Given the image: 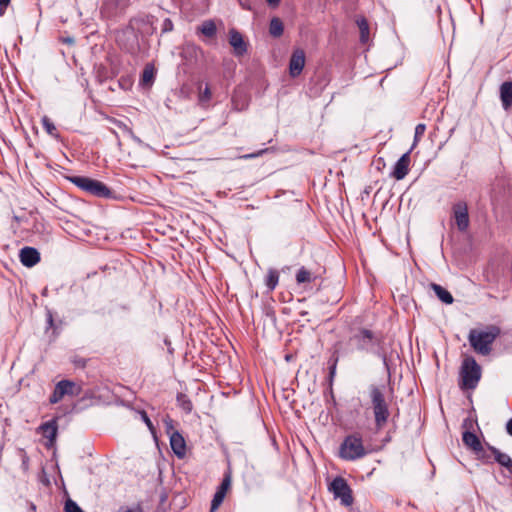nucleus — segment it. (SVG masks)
<instances>
[{"instance_id": "b1692460", "label": "nucleus", "mask_w": 512, "mask_h": 512, "mask_svg": "<svg viewBox=\"0 0 512 512\" xmlns=\"http://www.w3.org/2000/svg\"><path fill=\"white\" fill-rule=\"evenodd\" d=\"M278 282H279V272L276 269H269L266 279H265V284H266L267 288L269 289V291H273L276 288V286L278 285Z\"/></svg>"}, {"instance_id": "09e8293b", "label": "nucleus", "mask_w": 512, "mask_h": 512, "mask_svg": "<svg viewBox=\"0 0 512 512\" xmlns=\"http://www.w3.org/2000/svg\"><path fill=\"white\" fill-rule=\"evenodd\" d=\"M65 42L72 43V42H73V40H72V39H70V38H67V39H65Z\"/></svg>"}, {"instance_id": "4468645a", "label": "nucleus", "mask_w": 512, "mask_h": 512, "mask_svg": "<svg viewBox=\"0 0 512 512\" xmlns=\"http://www.w3.org/2000/svg\"><path fill=\"white\" fill-rule=\"evenodd\" d=\"M229 44L233 47L236 56H243L247 52V44L242 34L236 29L229 31Z\"/></svg>"}, {"instance_id": "aec40b11", "label": "nucleus", "mask_w": 512, "mask_h": 512, "mask_svg": "<svg viewBox=\"0 0 512 512\" xmlns=\"http://www.w3.org/2000/svg\"><path fill=\"white\" fill-rule=\"evenodd\" d=\"M212 98V92L208 84L202 89V85L198 86V104L202 108H207Z\"/></svg>"}, {"instance_id": "f257e3e1", "label": "nucleus", "mask_w": 512, "mask_h": 512, "mask_svg": "<svg viewBox=\"0 0 512 512\" xmlns=\"http://www.w3.org/2000/svg\"><path fill=\"white\" fill-rule=\"evenodd\" d=\"M350 341L356 349L366 353H373L382 359L388 374L390 375V365L386 353L382 351L383 336L381 333L374 332L367 328H359L351 337Z\"/></svg>"}, {"instance_id": "72a5a7b5", "label": "nucleus", "mask_w": 512, "mask_h": 512, "mask_svg": "<svg viewBox=\"0 0 512 512\" xmlns=\"http://www.w3.org/2000/svg\"><path fill=\"white\" fill-rule=\"evenodd\" d=\"M64 510H65V512H84V511L79 507V505H78L75 501H73L72 499H68V500L65 502Z\"/></svg>"}, {"instance_id": "a19ab883", "label": "nucleus", "mask_w": 512, "mask_h": 512, "mask_svg": "<svg viewBox=\"0 0 512 512\" xmlns=\"http://www.w3.org/2000/svg\"><path fill=\"white\" fill-rule=\"evenodd\" d=\"M506 431L510 436H512V417L506 423Z\"/></svg>"}, {"instance_id": "dca6fc26", "label": "nucleus", "mask_w": 512, "mask_h": 512, "mask_svg": "<svg viewBox=\"0 0 512 512\" xmlns=\"http://www.w3.org/2000/svg\"><path fill=\"white\" fill-rule=\"evenodd\" d=\"M39 430L43 437L48 439L47 447L54 445L58 432V425L56 419H52L40 425Z\"/></svg>"}, {"instance_id": "f03ea898", "label": "nucleus", "mask_w": 512, "mask_h": 512, "mask_svg": "<svg viewBox=\"0 0 512 512\" xmlns=\"http://www.w3.org/2000/svg\"><path fill=\"white\" fill-rule=\"evenodd\" d=\"M385 385L371 384L368 387V395L377 430L383 429L390 417L389 402L385 395Z\"/></svg>"}, {"instance_id": "c756f323", "label": "nucleus", "mask_w": 512, "mask_h": 512, "mask_svg": "<svg viewBox=\"0 0 512 512\" xmlns=\"http://www.w3.org/2000/svg\"><path fill=\"white\" fill-rule=\"evenodd\" d=\"M425 130H426V125L423 124V123H419L417 124V126L415 127V135H414V142H413V145H412V150L414 149V147L417 145V143L419 142L420 138L423 136V134L425 133Z\"/></svg>"}, {"instance_id": "473e14b6", "label": "nucleus", "mask_w": 512, "mask_h": 512, "mask_svg": "<svg viewBox=\"0 0 512 512\" xmlns=\"http://www.w3.org/2000/svg\"><path fill=\"white\" fill-rule=\"evenodd\" d=\"M154 78V70L151 66H146L142 73V82L143 83H151Z\"/></svg>"}, {"instance_id": "c85d7f7f", "label": "nucleus", "mask_w": 512, "mask_h": 512, "mask_svg": "<svg viewBox=\"0 0 512 512\" xmlns=\"http://www.w3.org/2000/svg\"><path fill=\"white\" fill-rule=\"evenodd\" d=\"M123 36H126L128 38H133V43L130 46L125 47L128 51H133L135 49V47L137 46V37H136L134 29L132 27H128L127 29H125L123 31Z\"/></svg>"}, {"instance_id": "7ed1b4c3", "label": "nucleus", "mask_w": 512, "mask_h": 512, "mask_svg": "<svg viewBox=\"0 0 512 512\" xmlns=\"http://www.w3.org/2000/svg\"><path fill=\"white\" fill-rule=\"evenodd\" d=\"M500 334L501 330L498 326L489 325L485 330H470L468 340L477 353L486 356L491 353L492 344Z\"/></svg>"}, {"instance_id": "423d86ee", "label": "nucleus", "mask_w": 512, "mask_h": 512, "mask_svg": "<svg viewBox=\"0 0 512 512\" xmlns=\"http://www.w3.org/2000/svg\"><path fill=\"white\" fill-rule=\"evenodd\" d=\"M68 180L81 190L97 197L111 198L112 191L103 182L85 176H71Z\"/></svg>"}, {"instance_id": "0eeeda50", "label": "nucleus", "mask_w": 512, "mask_h": 512, "mask_svg": "<svg viewBox=\"0 0 512 512\" xmlns=\"http://www.w3.org/2000/svg\"><path fill=\"white\" fill-rule=\"evenodd\" d=\"M82 392V387L74 381L71 380H61L59 381L49 397V402L51 404H56L60 402L65 396H79Z\"/></svg>"}, {"instance_id": "9b49d317", "label": "nucleus", "mask_w": 512, "mask_h": 512, "mask_svg": "<svg viewBox=\"0 0 512 512\" xmlns=\"http://www.w3.org/2000/svg\"><path fill=\"white\" fill-rule=\"evenodd\" d=\"M411 151L412 148H410L406 153H404L395 163L393 171L391 172V176L396 180H402L408 174Z\"/></svg>"}, {"instance_id": "2f4dec72", "label": "nucleus", "mask_w": 512, "mask_h": 512, "mask_svg": "<svg viewBox=\"0 0 512 512\" xmlns=\"http://www.w3.org/2000/svg\"><path fill=\"white\" fill-rule=\"evenodd\" d=\"M163 423L165 427V432L167 433L168 436H171L173 432H179L178 430L175 429L174 420L170 416H166L163 419Z\"/></svg>"}, {"instance_id": "412c9836", "label": "nucleus", "mask_w": 512, "mask_h": 512, "mask_svg": "<svg viewBox=\"0 0 512 512\" xmlns=\"http://www.w3.org/2000/svg\"><path fill=\"white\" fill-rule=\"evenodd\" d=\"M431 288L435 292L436 296L445 304H452L454 301L451 293L439 284H431Z\"/></svg>"}, {"instance_id": "2eb2a0df", "label": "nucleus", "mask_w": 512, "mask_h": 512, "mask_svg": "<svg viewBox=\"0 0 512 512\" xmlns=\"http://www.w3.org/2000/svg\"><path fill=\"white\" fill-rule=\"evenodd\" d=\"M463 443L475 452L480 458H484V449L478 436L470 431H465L462 434Z\"/></svg>"}, {"instance_id": "ddd939ff", "label": "nucleus", "mask_w": 512, "mask_h": 512, "mask_svg": "<svg viewBox=\"0 0 512 512\" xmlns=\"http://www.w3.org/2000/svg\"><path fill=\"white\" fill-rule=\"evenodd\" d=\"M19 258L25 267L31 268L40 262V253L36 248L27 246L20 250Z\"/></svg>"}, {"instance_id": "4be33fe9", "label": "nucleus", "mask_w": 512, "mask_h": 512, "mask_svg": "<svg viewBox=\"0 0 512 512\" xmlns=\"http://www.w3.org/2000/svg\"><path fill=\"white\" fill-rule=\"evenodd\" d=\"M356 24L360 30V41L366 43L369 39V24L365 17H359Z\"/></svg>"}, {"instance_id": "e433bc0d", "label": "nucleus", "mask_w": 512, "mask_h": 512, "mask_svg": "<svg viewBox=\"0 0 512 512\" xmlns=\"http://www.w3.org/2000/svg\"><path fill=\"white\" fill-rule=\"evenodd\" d=\"M266 151H267V149H263V150L258 151L257 153L245 155L244 158H246V159L256 158V157L262 155L263 153H265Z\"/></svg>"}, {"instance_id": "49530a36", "label": "nucleus", "mask_w": 512, "mask_h": 512, "mask_svg": "<svg viewBox=\"0 0 512 512\" xmlns=\"http://www.w3.org/2000/svg\"><path fill=\"white\" fill-rule=\"evenodd\" d=\"M29 509H30V511L35 512L36 511V506L33 503H30L29 504Z\"/></svg>"}, {"instance_id": "f704fd0d", "label": "nucleus", "mask_w": 512, "mask_h": 512, "mask_svg": "<svg viewBox=\"0 0 512 512\" xmlns=\"http://www.w3.org/2000/svg\"><path fill=\"white\" fill-rule=\"evenodd\" d=\"M141 416H142V419L143 421L145 422V424L147 425L148 429L151 431L152 434L155 435V428H154V425L153 423L151 422L150 418L148 417V415L146 414V412H142L141 413Z\"/></svg>"}, {"instance_id": "6ab92c4d", "label": "nucleus", "mask_w": 512, "mask_h": 512, "mask_svg": "<svg viewBox=\"0 0 512 512\" xmlns=\"http://www.w3.org/2000/svg\"><path fill=\"white\" fill-rule=\"evenodd\" d=\"M488 449L491 451V453L494 455L495 461L500 464L501 466L505 467L510 473H512V459L509 455L501 452L499 449H497L494 446L487 445Z\"/></svg>"}, {"instance_id": "c9c22d12", "label": "nucleus", "mask_w": 512, "mask_h": 512, "mask_svg": "<svg viewBox=\"0 0 512 512\" xmlns=\"http://www.w3.org/2000/svg\"><path fill=\"white\" fill-rule=\"evenodd\" d=\"M172 30H173V22L171 21V19H169V18L164 19V21L162 23V32L167 33Z\"/></svg>"}, {"instance_id": "a878e982", "label": "nucleus", "mask_w": 512, "mask_h": 512, "mask_svg": "<svg viewBox=\"0 0 512 512\" xmlns=\"http://www.w3.org/2000/svg\"><path fill=\"white\" fill-rule=\"evenodd\" d=\"M177 404L185 412L190 413L193 409V404L186 394L179 393L177 395Z\"/></svg>"}, {"instance_id": "1a4fd4ad", "label": "nucleus", "mask_w": 512, "mask_h": 512, "mask_svg": "<svg viewBox=\"0 0 512 512\" xmlns=\"http://www.w3.org/2000/svg\"><path fill=\"white\" fill-rule=\"evenodd\" d=\"M452 215L457 229L460 232H465L470 224L467 203L462 200L454 203L452 206Z\"/></svg>"}, {"instance_id": "bb28decb", "label": "nucleus", "mask_w": 512, "mask_h": 512, "mask_svg": "<svg viewBox=\"0 0 512 512\" xmlns=\"http://www.w3.org/2000/svg\"><path fill=\"white\" fill-rule=\"evenodd\" d=\"M313 280L312 273L307 270L305 267H301L296 273V282L298 284L301 283H310Z\"/></svg>"}, {"instance_id": "c03bdc74", "label": "nucleus", "mask_w": 512, "mask_h": 512, "mask_svg": "<svg viewBox=\"0 0 512 512\" xmlns=\"http://www.w3.org/2000/svg\"><path fill=\"white\" fill-rule=\"evenodd\" d=\"M463 426L465 428H470L472 426V421L470 419H465L463 422Z\"/></svg>"}, {"instance_id": "a18cd8bd", "label": "nucleus", "mask_w": 512, "mask_h": 512, "mask_svg": "<svg viewBox=\"0 0 512 512\" xmlns=\"http://www.w3.org/2000/svg\"><path fill=\"white\" fill-rule=\"evenodd\" d=\"M120 512H142V510L140 508H130Z\"/></svg>"}, {"instance_id": "cd10ccee", "label": "nucleus", "mask_w": 512, "mask_h": 512, "mask_svg": "<svg viewBox=\"0 0 512 512\" xmlns=\"http://www.w3.org/2000/svg\"><path fill=\"white\" fill-rule=\"evenodd\" d=\"M42 125L49 135L58 138L57 129L53 122L47 116H44L42 118Z\"/></svg>"}, {"instance_id": "5701e85b", "label": "nucleus", "mask_w": 512, "mask_h": 512, "mask_svg": "<svg viewBox=\"0 0 512 512\" xmlns=\"http://www.w3.org/2000/svg\"><path fill=\"white\" fill-rule=\"evenodd\" d=\"M283 31H284V26H283L282 21L277 17L272 18L270 21V24H269L270 35L275 38H278V37L282 36Z\"/></svg>"}, {"instance_id": "a211bd4d", "label": "nucleus", "mask_w": 512, "mask_h": 512, "mask_svg": "<svg viewBox=\"0 0 512 512\" xmlns=\"http://www.w3.org/2000/svg\"><path fill=\"white\" fill-rule=\"evenodd\" d=\"M500 99L505 110L512 106V81H505L501 84Z\"/></svg>"}, {"instance_id": "9d476101", "label": "nucleus", "mask_w": 512, "mask_h": 512, "mask_svg": "<svg viewBox=\"0 0 512 512\" xmlns=\"http://www.w3.org/2000/svg\"><path fill=\"white\" fill-rule=\"evenodd\" d=\"M231 482H232L231 473L230 472L225 473L224 477L221 481V484L218 486V488L213 496V499L211 501V509H210L211 512L216 511L220 507V505L222 504V502L226 496L227 491L231 487Z\"/></svg>"}, {"instance_id": "7c9ffc66", "label": "nucleus", "mask_w": 512, "mask_h": 512, "mask_svg": "<svg viewBox=\"0 0 512 512\" xmlns=\"http://www.w3.org/2000/svg\"><path fill=\"white\" fill-rule=\"evenodd\" d=\"M337 363H338V356H337V352L335 351L332 355V357L329 359V378L330 380L332 381V379L334 378L335 374H336V367H337Z\"/></svg>"}, {"instance_id": "39448f33", "label": "nucleus", "mask_w": 512, "mask_h": 512, "mask_svg": "<svg viewBox=\"0 0 512 512\" xmlns=\"http://www.w3.org/2000/svg\"><path fill=\"white\" fill-rule=\"evenodd\" d=\"M459 375L460 388L462 390H473L481 379V367L473 357H466L462 361Z\"/></svg>"}, {"instance_id": "58836bf2", "label": "nucleus", "mask_w": 512, "mask_h": 512, "mask_svg": "<svg viewBox=\"0 0 512 512\" xmlns=\"http://www.w3.org/2000/svg\"><path fill=\"white\" fill-rule=\"evenodd\" d=\"M238 1H239V4L241 5L242 8H244L246 10H250L251 9L250 0H238Z\"/></svg>"}, {"instance_id": "20e7f679", "label": "nucleus", "mask_w": 512, "mask_h": 512, "mask_svg": "<svg viewBox=\"0 0 512 512\" xmlns=\"http://www.w3.org/2000/svg\"><path fill=\"white\" fill-rule=\"evenodd\" d=\"M371 453V449L365 447L360 433L347 435L339 447V457L346 461H355Z\"/></svg>"}, {"instance_id": "393cba45", "label": "nucleus", "mask_w": 512, "mask_h": 512, "mask_svg": "<svg viewBox=\"0 0 512 512\" xmlns=\"http://www.w3.org/2000/svg\"><path fill=\"white\" fill-rule=\"evenodd\" d=\"M198 29L203 35L210 38L215 36L217 32L216 25L212 20L204 21Z\"/></svg>"}, {"instance_id": "4c0bfd02", "label": "nucleus", "mask_w": 512, "mask_h": 512, "mask_svg": "<svg viewBox=\"0 0 512 512\" xmlns=\"http://www.w3.org/2000/svg\"><path fill=\"white\" fill-rule=\"evenodd\" d=\"M11 0H0V14L4 13V10L9 5Z\"/></svg>"}, {"instance_id": "f3484780", "label": "nucleus", "mask_w": 512, "mask_h": 512, "mask_svg": "<svg viewBox=\"0 0 512 512\" xmlns=\"http://www.w3.org/2000/svg\"><path fill=\"white\" fill-rule=\"evenodd\" d=\"M170 438V446L173 453L180 459L186 455V442L180 432H173Z\"/></svg>"}, {"instance_id": "79ce46f5", "label": "nucleus", "mask_w": 512, "mask_h": 512, "mask_svg": "<svg viewBox=\"0 0 512 512\" xmlns=\"http://www.w3.org/2000/svg\"><path fill=\"white\" fill-rule=\"evenodd\" d=\"M118 126L120 128H123L125 131H127L128 133L132 134V130L130 128L127 127V125L123 124L122 122H118Z\"/></svg>"}, {"instance_id": "f8f14e48", "label": "nucleus", "mask_w": 512, "mask_h": 512, "mask_svg": "<svg viewBox=\"0 0 512 512\" xmlns=\"http://www.w3.org/2000/svg\"><path fill=\"white\" fill-rule=\"evenodd\" d=\"M305 66V52L302 49L293 51L289 61V73L291 77H297L303 71Z\"/></svg>"}, {"instance_id": "ea45409f", "label": "nucleus", "mask_w": 512, "mask_h": 512, "mask_svg": "<svg viewBox=\"0 0 512 512\" xmlns=\"http://www.w3.org/2000/svg\"><path fill=\"white\" fill-rule=\"evenodd\" d=\"M53 323H54L53 315H52V313L50 311H48L47 312V324H48V327H52Z\"/></svg>"}, {"instance_id": "de8ad7c7", "label": "nucleus", "mask_w": 512, "mask_h": 512, "mask_svg": "<svg viewBox=\"0 0 512 512\" xmlns=\"http://www.w3.org/2000/svg\"><path fill=\"white\" fill-rule=\"evenodd\" d=\"M28 457L26 455L23 456V466H27Z\"/></svg>"}, {"instance_id": "6e6552de", "label": "nucleus", "mask_w": 512, "mask_h": 512, "mask_svg": "<svg viewBox=\"0 0 512 512\" xmlns=\"http://www.w3.org/2000/svg\"><path fill=\"white\" fill-rule=\"evenodd\" d=\"M330 491L335 498H339L344 506H350L353 503L352 490L347 481L342 477H336L330 484Z\"/></svg>"}, {"instance_id": "37998d69", "label": "nucleus", "mask_w": 512, "mask_h": 512, "mask_svg": "<svg viewBox=\"0 0 512 512\" xmlns=\"http://www.w3.org/2000/svg\"><path fill=\"white\" fill-rule=\"evenodd\" d=\"M270 6L276 7L279 5L280 0H266Z\"/></svg>"}]
</instances>
